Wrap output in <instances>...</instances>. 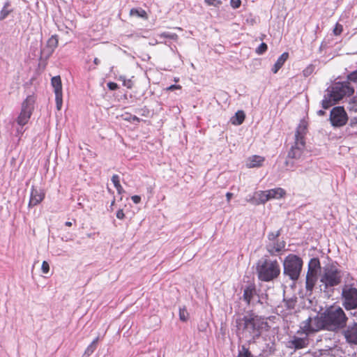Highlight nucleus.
Here are the masks:
<instances>
[{"label": "nucleus", "instance_id": "obj_27", "mask_svg": "<svg viewBox=\"0 0 357 357\" xmlns=\"http://www.w3.org/2000/svg\"><path fill=\"white\" fill-rule=\"evenodd\" d=\"M99 337H97L93 342L87 347L82 357H89L96 349Z\"/></svg>", "mask_w": 357, "mask_h": 357}, {"label": "nucleus", "instance_id": "obj_10", "mask_svg": "<svg viewBox=\"0 0 357 357\" xmlns=\"http://www.w3.org/2000/svg\"><path fill=\"white\" fill-rule=\"evenodd\" d=\"M35 98L33 96H29L22 104V109L20 115L17 119V123L19 126L26 125L32 114Z\"/></svg>", "mask_w": 357, "mask_h": 357}, {"label": "nucleus", "instance_id": "obj_7", "mask_svg": "<svg viewBox=\"0 0 357 357\" xmlns=\"http://www.w3.org/2000/svg\"><path fill=\"white\" fill-rule=\"evenodd\" d=\"M281 231L282 229H280L276 231H270L267 235L266 250L271 256L280 255L286 246L285 241L279 239Z\"/></svg>", "mask_w": 357, "mask_h": 357}, {"label": "nucleus", "instance_id": "obj_41", "mask_svg": "<svg viewBox=\"0 0 357 357\" xmlns=\"http://www.w3.org/2000/svg\"><path fill=\"white\" fill-rule=\"evenodd\" d=\"M120 79L123 81V84L128 89H131L132 86V83L130 79H126V78L123 76L120 77Z\"/></svg>", "mask_w": 357, "mask_h": 357}, {"label": "nucleus", "instance_id": "obj_19", "mask_svg": "<svg viewBox=\"0 0 357 357\" xmlns=\"http://www.w3.org/2000/svg\"><path fill=\"white\" fill-rule=\"evenodd\" d=\"M257 295V289L254 284H249L243 291V298L248 305L254 301V298Z\"/></svg>", "mask_w": 357, "mask_h": 357}, {"label": "nucleus", "instance_id": "obj_49", "mask_svg": "<svg viewBox=\"0 0 357 357\" xmlns=\"http://www.w3.org/2000/svg\"><path fill=\"white\" fill-rule=\"evenodd\" d=\"M131 199L135 204H139L141 202V197L138 195L132 196Z\"/></svg>", "mask_w": 357, "mask_h": 357}, {"label": "nucleus", "instance_id": "obj_6", "mask_svg": "<svg viewBox=\"0 0 357 357\" xmlns=\"http://www.w3.org/2000/svg\"><path fill=\"white\" fill-rule=\"evenodd\" d=\"M321 330H326L323 313L319 316L309 317L302 321L297 334H305L306 336H308L310 333L318 332Z\"/></svg>", "mask_w": 357, "mask_h": 357}, {"label": "nucleus", "instance_id": "obj_5", "mask_svg": "<svg viewBox=\"0 0 357 357\" xmlns=\"http://www.w3.org/2000/svg\"><path fill=\"white\" fill-rule=\"evenodd\" d=\"M284 274L292 280H297L300 276L303 260L296 255L290 254L285 258L284 263Z\"/></svg>", "mask_w": 357, "mask_h": 357}, {"label": "nucleus", "instance_id": "obj_45", "mask_svg": "<svg viewBox=\"0 0 357 357\" xmlns=\"http://www.w3.org/2000/svg\"><path fill=\"white\" fill-rule=\"evenodd\" d=\"M107 87L109 90L114 91L116 90L119 86L118 84L115 82H110L107 83Z\"/></svg>", "mask_w": 357, "mask_h": 357}, {"label": "nucleus", "instance_id": "obj_4", "mask_svg": "<svg viewBox=\"0 0 357 357\" xmlns=\"http://www.w3.org/2000/svg\"><path fill=\"white\" fill-rule=\"evenodd\" d=\"M342 272L336 266L330 265L324 268L320 277V290L328 292L329 289L337 286L342 281Z\"/></svg>", "mask_w": 357, "mask_h": 357}, {"label": "nucleus", "instance_id": "obj_33", "mask_svg": "<svg viewBox=\"0 0 357 357\" xmlns=\"http://www.w3.org/2000/svg\"><path fill=\"white\" fill-rule=\"evenodd\" d=\"M189 314L185 307L179 308V319L182 321H186L188 319Z\"/></svg>", "mask_w": 357, "mask_h": 357}, {"label": "nucleus", "instance_id": "obj_47", "mask_svg": "<svg viewBox=\"0 0 357 357\" xmlns=\"http://www.w3.org/2000/svg\"><path fill=\"white\" fill-rule=\"evenodd\" d=\"M342 31V26L339 25V24H337L335 28L333 30V33H334L335 35L337 36V35H340Z\"/></svg>", "mask_w": 357, "mask_h": 357}, {"label": "nucleus", "instance_id": "obj_60", "mask_svg": "<svg viewBox=\"0 0 357 357\" xmlns=\"http://www.w3.org/2000/svg\"><path fill=\"white\" fill-rule=\"evenodd\" d=\"M356 229H357V227H356Z\"/></svg>", "mask_w": 357, "mask_h": 357}, {"label": "nucleus", "instance_id": "obj_55", "mask_svg": "<svg viewBox=\"0 0 357 357\" xmlns=\"http://www.w3.org/2000/svg\"><path fill=\"white\" fill-rule=\"evenodd\" d=\"M17 134H18V135H22V134H23V132H24V130H23L22 128H20H20H18V129L17 130Z\"/></svg>", "mask_w": 357, "mask_h": 357}, {"label": "nucleus", "instance_id": "obj_28", "mask_svg": "<svg viewBox=\"0 0 357 357\" xmlns=\"http://www.w3.org/2000/svg\"><path fill=\"white\" fill-rule=\"evenodd\" d=\"M321 268L320 261L318 258H312L308 263L307 271L318 272Z\"/></svg>", "mask_w": 357, "mask_h": 357}, {"label": "nucleus", "instance_id": "obj_32", "mask_svg": "<svg viewBox=\"0 0 357 357\" xmlns=\"http://www.w3.org/2000/svg\"><path fill=\"white\" fill-rule=\"evenodd\" d=\"M130 15L142 18L146 17V13L142 9L132 8L130 11Z\"/></svg>", "mask_w": 357, "mask_h": 357}, {"label": "nucleus", "instance_id": "obj_30", "mask_svg": "<svg viewBox=\"0 0 357 357\" xmlns=\"http://www.w3.org/2000/svg\"><path fill=\"white\" fill-rule=\"evenodd\" d=\"M252 355L249 350V348L245 345H242L241 349L238 350L237 357H252Z\"/></svg>", "mask_w": 357, "mask_h": 357}, {"label": "nucleus", "instance_id": "obj_1", "mask_svg": "<svg viewBox=\"0 0 357 357\" xmlns=\"http://www.w3.org/2000/svg\"><path fill=\"white\" fill-rule=\"evenodd\" d=\"M267 325L263 318L253 314L239 315L235 320L237 336L239 339H246L249 344L261 336L262 329Z\"/></svg>", "mask_w": 357, "mask_h": 357}, {"label": "nucleus", "instance_id": "obj_13", "mask_svg": "<svg viewBox=\"0 0 357 357\" xmlns=\"http://www.w3.org/2000/svg\"><path fill=\"white\" fill-rule=\"evenodd\" d=\"M45 192L40 188H36L33 185L31 189L29 206L32 207L39 204L45 198Z\"/></svg>", "mask_w": 357, "mask_h": 357}, {"label": "nucleus", "instance_id": "obj_39", "mask_svg": "<svg viewBox=\"0 0 357 357\" xmlns=\"http://www.w3.org/2000/svg\"><path fill=\"white\" fill-rule=\"evenodd\" d=\"M62 97H63V94L55 95V101H56V109L58 110H60L62 107V102H63Z\"/></svg>", "mask_w": 357, "mask_h": 357}, {"label": "nucleus", "instance_id": "obj_59", "mask_svg": "<svg viewBox=\"0 0 357 357\" xmlns=\"http://www.w3.org/2000/svg\"><path fill=\"white\" fill-rule=\"evenodd\" d=\"M115 203V199H114L113 201L111 203V206H113Z\"/></svg>", "mask_w": 357, "mask_h": 357}, {"label": "nucleus", "instance_id": "obj_15", "mask_svg": "<svg viewBox=\"0 0 357 357\" xmlns=\"http://www.w3.org/2000/svg\"><path fill=\"white\" fill-rule=\"evenodd\" d=\"M308 344V338L305 335V337H299L296 335L293 336L288 342V347L295 350L305 348Z\"/></svg>", "mask_w": 357, "mask_h": 357}, {"label": "nucleus", "instance_id": "obj_35", "mask_svg": "<svg viewBox=\"0 0 357 357\" xmlns=\"http://www.w3.org/2000/svg\"><path fill=\"white\" fill-rule=\"evenodd\" d=\"M268 49V46L265 43H261L256 49V53L259 55L263 54Z\"/></svg>", "mask_w": 357, "mask_h": 357}, {"label": "nucleus", "instance_id": "obj_52", "mask_svg": "<svg viewBox=\"0 0 357 357\" xmlns=\"http://www.w3.org/2000/svg\"><path fill=\"white\" fill-rule=\"evenodd\" d=\"M181 89L180 85L172 84L168 88V90L173 91L174 89Z\"/></svg>", "mask_w": 357, "mask_h": 357}, {"label": "nucleus", "instance_id": "obj_26", "mask_svg": "<svg viewBox=\"0 0 357 357\" xmlns=\"http://www.w3.org/2000/svg\"><path fill=\"white\" fill-rule=\"evenodd\" d=\"M255 195L257 199V202H255V205L264 204L269 200L266 190L257 191L255 192Z\"/></svg>", "mask_w": 357, "mask_h": 357}, {"label": "nucleus", "instance_id": "obj_25", "mask_svg": "<svg viewBox=\"0 0 357 357\" xmlns=\"http://www.w3.org/2000/svg\"><path fill=\"white\" fill-rule=\"evenodd\" d=\"M245 114L243 111L238 110L236 112L234 116L231 118V123L235 126H239L242 124L245 120Z\"/></svg>", "mask_w": 357, "mask_h": 357}, {"label": "nucleus", "instance_id": "obj_53", "mask_svg": "<svg viewBox=\"0 0 357 357\" xmlns=\"http://www.w3.org/2000/svg\"><path fill=\"white\" fill-rule=\"evenodd\" d=\"M115 188H116V190H117L119 194H122L124 192L123 188V187L121 186V184L117 185V186H116Z\"/></svg>", "mask_w": 357, "mask_h": 357}, {"label": "nucleus", "instance_id": "obj_9", "mask_svg": "<svg viewBox=\"0 0 357 357\" xmlns=\"http://www.w3.org/2000/svg\"><path fill=\"white\" fill-rule=\"evenodd\" d=\"M330 97L335 101H339L345 96H351L354 93V89L350 86L349 82H337L334 84L331 90H328Z\"/></svg>", "mask_w": 357, "mask_h": 357}, {"label": "nucleus", "instance_id": "obj_51", "mask_svg": "<svg viewBox=\"0 0 357 357\" xmlns=\"http://www.w3.org/2000/svg\"><path fill=\"white\" fill-rule=\"evenodd\" d=\"M312 72V68L311 67H307V68H305L304 70H303V75L305 76H308Z\"/></svg>", "mask_w": 357, "mask_h": 357}, {"label": "nucleus", "instance_id": "obj_34", "mask_svg": "<svg viewBox=\"0 0 357 357\" xmlns=\"http://www.w3.org/2000/svg\"><path fill=\"white\" fill-rule=\"evenodd\" d=\"M350 129L351 130L350 132L352 134L357 133V117L354 118L351 120L349 123Z\"/></svg>", "mask_w": 357, "mask_h": 357}, {"label": "nucleus", "instance_id": "obj_12", "mask_svg": "<svg viewBox=\"0 0 357 357\" xmlns=\"http://www.w3.org/2000/svg\"><path fill=\"white\" fill-rule=\"evenodd\" d=\"M58 37L56 35L52 36L47 41L46 45L40 50L41 59H47L54 52L58 46Z\"/></svg>", "mask_w": 357, "mask_h": 357}, {"label": "nucleus", "instance_id": "obj_23", "mask_svg": "<svg viewBox=\"0 0 357 357\" xmlns=\"http://www.w3.org/2000/svg\"><path fill=\"white\" fill-rule=\"evenodd\" d=\"M13 8L11 7V2L7 1L5 2L3 8L0 11V21L4 20L8 16L13 13Z\"/></svg>", "mask_w": 357, "mask_h": 357}, {"label": "nucleus", "instance_id": "obj_21", "mask_svg": "<svg viewBox=\"0 0 357 357\" xmlns=\"http://www.w3.org/2000/svg\"><path fill=\"white\" fill-rule=\"evenodd\" d=\"M268 199H280L285 195V190L281 188H276L266 190Z\"/></svg>", "mask_w": 357, "mask_h": 357}, {"label": "nucleus", "instance_id": "obj_18", "mask_svg": "<svg viewBox=\"0 0 357 357\" xmlns=\"http://www.w3.org/2000/svg\"><path fill=\"white\" fill-rule=\"evenodd\" d=\"M307 123L305 121L302 120L301 121L300 123L298 124L296 133H295V141H301V142H305V136L307 133Z\"/></svg>", "mask_w": 357, "mask_h": 357}, {"label": "nucleus", "instance_id": "obj_11", "mask_svg": "<svg viewBox=\"0 0 357 357\" xmlns=\"http://www.w3.org/2000/svg\"><path fill=\"white\" fill-rule=\"evenodd\" d=\"M347 114L342 107H334L330 114V121L333 126L341 127L347 121Z\"/></svg>", "mask_w": 357, "mask_h": 357}, {"label": "nucleus", "instance_id": "obj_17", "mask_svg": "<svg viewBox=\"0 0 357 357\" xmlns=\"http://www.w3.org/2000/svg\"><path fill=\"white\" fill-rule=\"evenodd\" d=\"M318 272L307 271L305 278V289L307 291L311 292L317 281Z\"/></svg>", "mask_w": 357, "mask_h": 357}, {"label": "nucleus", "instance_id": "obj_29", "mask_svg": "<svg viewBox=\"0 0 357 357\" xmlns=\"http://www.w3.org/2000/svg\"><path fill=\"white\" fill-rule=\"evenodd\" d=\"M336 102L337 101L333 100L332 97L329 96L328 92L327 91V93L324 95V99L322 100L321 105L323 108L328 109Z\"/></svg>", "mask_w": 357, "mask_h": 357}, {"label": "nucleus", "instance_id": "obj_8", "mask_svg": "<svg viewBox=\"0 0 357 357\" xmlns=\"http://www.w3.org/2000/svg\"><path fill=\"white\" fill-rule=\"evenodd\" d=\"M342 300L347 310L357 308V289L351 284H345L342 289Z\"/></svg>", "mask_w": 357, "mask_h": 357}, {"label": "nucleus", "instance_id": "obj_48", "mask_svg": "<svg viewBox=\"0 0 357 357\" xmlns=\"http://www.w3.org/2000/svg\"><path fill=\"white\" fill-rule=\"evenodd\" d=\"M116 218L119 220H123L125 218V214L122 209H119L116 212Z\"/></svg>", "mask_w": 357, "mask_h": 357}, {"label": "nucleus", "instance_id": "obj_22", "mask_svg": "<svg viewBox=\"0 0 357 357\" xmlns=\"http://www.w3.org/2000/svg\"><path fill=\"white\" fill-rule=\"evenodd\" d=\"M288 57L289 54L287 52H284L279 56L272 68V72L274 74L277 73L278 70L282 67Z\"/></svg>", "mask_w": 357, "mask_h": 357}, {"label": "nucleus", "instance_id": "obj_31", "mask_svg": "<svg viewBox=\"0 0 357 357\" xmlns=\"http://www.w3.org/2000/svg\"><path fill=\"white\" fill-rule=\"evenodd\" d=\"M158 36L160 39L169 38L173 40H177L178 38L176 33L171 32H163L158 34Z\"/></svg>", "mask_w": 357, "mask_h": 357}, {"label": "nucleus", "instance_id": "obj_14", "mask_svg": "<svg viewBox=\"0 0 357 357\" xmlns=\"http://www.w3.org/2000/svg\"><path fill=\"white\" fill-rule=\"evenodd\" d=\"M343 335L349 344H357V323L349 324Z\"/></svg>", "mask_w": 357, "mask_h": 357}, {"label": "nucleus", "instance_id": "obj_42", "mask_svg": "<svg viewBox=\"0 0 357 357\" xmlns=\"http://www.w3.org/2000/svg\"><path fill=\"white\" fill-rule=\"evenodd\" d=\"M41 270L43 273H47L50 271V265L46 261H43L41 266Z\"/></svg>", "mask_w": 357, "mask_h": 357}, {"label": "nucleus", "instance_id": "obj_16", "mask_svg": "<svg viewBox=\"0 0 357 357\" xmlns=\"http://www.w3.org/2000/svg\"><path fill=\"white\" fill-rule=\"evenodd\" d=\"M305 146V142L295 141L294 144L291 146L290 151L288 153V158L291 159L300 158L303 153Z\"/></svg>", "mask_w": 357, "mask_h": 357}, {"label": "nucleus", "instance_id": "obj_58", "mask_svg": "<svg viewBox=\"0 0 357 357\" xmlns=\"http://www.w3.org/2000/svg\"><path fill=\"white\" fill-rule=\"evenodd\" d=\"M65 225L67 227H70V226H72V222L70 221H67L65 222Z\"/></svg>", "mask_w": 357, "mask_h": 357}, {"label": "nucleus", "instance_id": "obj_37", "mask_svg": "<svg viewBox=\"0 0 357 357\" xmlns=\"http://www.w3.org/2000/svg\"><path fill=\"white\" fill-rule=\"evenodd\" d=\"M124 119L126 121L132 122V123H135V122L139 123L140 121V119L139 117H137L135 115L129 114H126L125 115Z\"/></svg>", "mask_w": 357, "mask_h": 357}, {"label": "nucleus", "instance_id": "obj_2", "mask_svg": "<svg viewBox=\"0 0 357 357\" xmlns=\"http://www.w3.org/2000/svg\"><path fill=\"white\" fill-rule=\"evenodd\" d=\"M326 330L337 332L347 326L348 317L339 306H330L323 312Z\"/></svg>", "mask_w": 357, "mask_h": 357}, {"label": "nucleus", "instance_id": "obj_40", "mask_svg": "<svg viewBox=\"0 0 357 357\" xmlns=\"http://www.w3.org/2000/svg\"><path fill=\"white\" fill-rule=\"evenodd\" d=\"M347 77L349 80L357 82V70L349 73Z\"/></svg>", "mask_w": 357, "mask_h": 357}, {"label": "nucleus", "instance_id": "obj_38", "mask_svg": "<svg viewBox=\"0 0 357 357\" xmlns=\"http://www.w3.org/2000/svg\"><path fill=\"white\" fill-rule=\"evenodd\" d=\"M204 2L208 6H213L216 8H218L222 4L220 0H204Z\"/></svg>", "mask_w": 357, "mask_h": 357}, {"label": "nucleus", "instance_id": "obj_46", "mask_svg": "<svg viewBox=\"0 0 357 357\" xmlns=\"http://www.w3.org/2000/svg\"><path fill=\"white\" fill-rule=\"evenodd\" d=\"M246 201L248 202H250V203H252V204L255 205V202H257V199H256V195H255V193L254 194V195L252 196H248L247 198H246Z\"/></svg>", "mask_w": 357, "mask_h": 357}, {"label": "nucleus", "instance_id": "obj_54", "mask_svg": "<svg viewBox=\"0 0 357 357\" xmlns=\"http://www.w3.org/2000/svg\"><path fill=\"white\" fill-rule=\"evenodd\" d=\"M232 197H233V194L231 192H227L226 197H227V200L228 202L230 201V199H231Z\"/></svg>", "mask_w": 357, "mask_h": 357}, {"label": "nucleus", "instance_id": "obj_56", "mask_svg": "<svg viewBox=\"0 0 357 357\" xmlns=\"http://www.w3.org/2000/svg\"><path fill=\"white\" fill-rule=\"evenodd\" d=\"M93 63L96 64V65H98L100 63V61L98 58H95L94 60H93Z\"/></svg>", "mask_w": 357, "mask_h": 357}, {"label": "nucleus", "instance_id": "obj_57", "mask_svg": "<svg viewBox=\"0 0 357 357\" xmlns=\"http://www.w3.org/2000/svg\"><path fill=\"white\" fill-rule=\"evenodd\" d=\"M317 114H318L319 116H322V115L325 114V112H324V111H323V110H319V111L317 112Z\"/></svg>", "mask_w": 357, "mask_h": 357}, {"label": "nucleus", "instance_id": "obj_50", "mask_svg": "<svg viewBox=\"0 0 357 357\" xmlns=\"http://www.w3.org/2000/svg\"><path fill=\"white\" fill-rule=\"evenodd\" d=\"M285 165L287 167V169H291L294 167V162H289L288 160L285 161Z\"/></svg>", "mask_w": 357, "mask_h": 357}, {"label": "nucleus", "instance_id": "obj_43", "mask_svg": "<svg viewBox=\"0 0 357 357\" xmlns=\"http://www.w3.org/2000/svg\"><path fill=\"white\" fill-rule=\"evenodd\" d=\"M231 6L234 9L238 8L241 6V0H230Z\"/></svg>", "mask_w": 357, "mask_h": 357}, {"label": "nucleus", "instance_id": "obj_44", "mask_svg": "<svg viewBox=\"0 0 357 357\" xmlns=\"http://www.w3.org/2000/svg\"><path fill=\"white\" fill-rule=\"evenodd\" d=\"M112 182L113 183L114 187L120 185V178L117 174H114L112 177Z\"/></svg>", "mask_w": 357, "mask_h": 357}, {"label": "nucleus", "instance_id": "obj_20", "mask_svg": "<svg viewBox=\"0 0 357 357\" xmlns=\"http://www.w3.org/2000/svg\"><path fill=\"white\" fill-rule=\"evenodd\" d=\"M264 158L259 155H252L250 157L246 162V166L248 168L259 167L262 165Z\"/></svg>", "mask_w": 357, "mask_h": 357}, {"label": "nucleus", "instance_id": "obj_36", "mask_svg": "<svg viewBox=\"0 0 357 357\" xmlns=\"http://www.w3.org/2000/svg\"><path fill=\"white\" fill-rule=\"evenodd\" d=\"M349 109L351 111L357 112V96H355L349 102Z\"/></svg>", "mask_w": 357, "mask_h": 357}, {"label": "nucleus", "instance_id": "obj_3", "mask_svg": "<svg viewBox=\"0 0 357 357\" xmlns=\"http://www.w3.org/2000/svg\"><path fill=\"white\" fill-rule=\"evenodd\" d=\"M256 271L259 280L271 282L279 276L280 266L277 259L265 255L257 262Z\"/></svg>", "mask_w": 357, "mask_h": 357}, {"label": "nucleus", "instance_id": "obj_24", "mask_svg": "<svg viewBox=\"0 0 357 357\" xmlns=\"http://www.w3.org/2000/svg\"><path fill=\"white\" fill-rule=\"evenodd\" d=\"M51 84L54 88L55 95H61L62 93V84L60 76L53 77L51 79Z\"/></svg>", "mask_w": 357, "mask_h": 357}]
</instances>
